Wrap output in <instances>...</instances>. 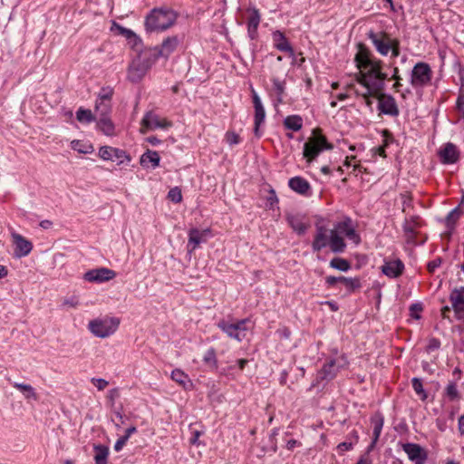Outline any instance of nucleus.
I'll use <instances>...</instances> for the list:
<instances>
[{
	"instance_id": "17",
	"label": "nucleus",
	"mask_w": 464,
	"mask_h": 464,
	"mask_svg": "<svg viewBox=\"0 0 464 464\" xmlns=\"http://www.w3.org/2000/svg\"><path fill=\"white\" fill-rule=\"evenodd\" d=\"M11 236L14 246V256L17 258L28 256L33 250V243L16 232Z\"/></svg>"
},
{
	"instance_id": "18",
	"label": "nucleus",
	"mask_w": 464,
	"mask_h": 464,
	"mask_svg": "<svg viewBox=\"0 0 464 464\" xmlns=\"http://www.w3.org/2000/svg\"><path fill=\"white\" fill-rule=\"evenodd\" d=\"M252 101L255 109V117H254V132L256 137H260L261 133L259 131L260 125L264 123L266 119V111L265 108L262 104L261 99L256 93V92L252 89Z\"/></svg>"
},
{
	"instance_id": "56",
	"label": "nucleus",
	"mask_w": 464,
	"mask_h": 464,
	"mask_svg": "<svg viewBox=\"0 0 464 464\" xmlns=\"http://www.w3.org/2000/svg\"><path fill=\"white\" fill-rule=\"evenodd\" d=\"M390 52H392V57L393 58L400 55V41L398 39H394L392 48Z\"/></svg>"
},
{
	"instance_id": "2",
	"label": "nucleus",
	"mask_w": 464,
	"mask_h": 464,
	"mask_svg": "<svg viewBox=\"0 0 464 464\" xmlns=\"http://www.w3.org/2000/svg\"><path fill=\"white\" fill-rule=\"evenodd\" d=\"M331 230V251L334 254H341L345 251L346 243L343 237L352 240L355 245L360 244L361 237L355 231L353 221L345 217L342 221L334 224Z\"/></svg>"
},
{
	"instance_id": "55",
	"label": "nucleus",
	"mask_w": 464,
	"mask_h": 464,
	"mask_svg": "<svg viewBox=\"0 0 464 464\" xmlns=\"http://www.w3.org/2000/svg\"><path fill=\"white\" fill-rule=\"evenodd\" d=\"M382 136L384 138L383 140V146L387 147L391 142L393 140L392 134L388 130H382Z\"/></svg>"
},
{
	"instance_id": "45",
	"label": "nucleus",
	"mask_w": 464,
	"mask_h": 464,
	"mask_svg": "<svg viewBox=\"0 0 464 464\" xmlns=\"http://www.w3.org/2000/svg\"><path fill=\"white\" fill-rule=\"evenodd\" d=\"M168 198L174 203H179L182 200V194L180 188L175 187L168 193Z\"/></svg>"
},
{
	"instance_id": "10",
	"label": "nucleus",
	"mask_w": 464,
	"mask_h": 464,
	"mask_svg": "<svg viewBox=\"0 0 464 464\" xmlns=\"http://www.w3.org/2000/svg\"><path fill=\"white\" fill-rule=\"evenodd\" d=\"M327 288L334 287L338 283L343 284L348 294L354 293L362 287L361 279L359 277H346L343 276H328L324 278Z\"/></svg>"
},
{
	"instance_id": "42",
	"label": "nucleus",
	"mask_w": 464,
	"mask_h": 464,
	"mask_svg": "<svg viewBox=\"0 0 464 464\" xmlns=\"http://www.w3.org/2000/svg\"><path fill=\"white\" fill-rule=\"evenodd\" d=\"M411 384L414 392L420 396V400L425 401L427 399V392L423 389L421 380L414 377L411 380Z\"/></svg>"
},
{
	"instance_id": "64",
	"label": "nucleus",
	"mask_w": 464,
	"mask_h": 464,
	"mask_svg": "<svg viewBox=\"0 0 464 464\" xmlns=\"http://www.w3.org/2000/svg\"><path fill=\"white\" fill-rule=\"evenodd\" d=\"M459 430L462 436H464V414L459 419Z\"/></svg>"
},
{
	"instance_id": "14",
	"label": "nucleus",
	"mask_w": 464,
	"mask_h": 464,
	"mask_svg": "<svg viewBox=\"0 0 464 464\" xmlns=\"http://www.w3.org/2000/svg\"><path fill=\"white\" fill-rule=\"evenodd\" d=\"M402 450L414 464H425L428 459L427 451L420 444L407 442L401 444Z\"/></svg>"
},
{
	"instance_id": "34",
	"label": "nucleus",
	"mask_w": 464,
	"mask_h": 464,
	"mask_svg": "<svg viewBox=\"0 0 464 464\" xmlns=\"http://www.w3.org/2000/svg\"><path fill=\"white\" fill-rule=\"evenodd\" d=\"M13 386L15 389L19 390L23 393V395L24 396L25 399H27V400L33 399L34 401H37L38 396L35 392L34 388L32 385L25 384V383L13 382Z\"/></svg>"
},
{
	"instance_id": "39",
	"label": "nucleus",
	"mask_w": 464,
	"mask_h": 464,
	"mask_svg": "<svg viewBox=\"0 0 464 464\" xmlns=\"http://www.w3.org/2000/svg\"><path fill=\"white\" fill-rule=\"evenodd\" d=\"M95 111L99 117L109 116L111 111V103L97 100L95 104Z\"/></svg>"
},
{
	"instance_id": "33",
	"label": "nucleus",
	"mask_w": 464,
	"mask_h": 464,
	"mask_svg": "<svg viewBox=\"0 0 464 464\" xmlns=\"http://www.w3.org/2000/svg\"><path fill=\"white\" fill-rule=\"evenodd\" d=\"M97 126L107 136L114 134V124L109 116L99 117Z\"/></svg>"
},
{
	"instance_id": "41",
	"label": "nucleus",
	"mask_w": 464,
	"mask_h": 464,
	"mask_svg": "<svg viewBox=\"0 0 464 464\" xmlns=\"http://www.w3.org/2000/svg\"><path fill=\"white\" fill-rule=\"evenodd\" d=\"M76 119L80 122H92L95 120L94 116L92 115L91 110L80 108L76 111Z\"/></svg>"
},
{
	"instance_id": "11",
	"label": "nucleus",
	"mask_w": 464,
	"mask_h": 464,
	"mask_svg": "<svg viewBox=\"0 0 464 464\" xmlns=\"http://www.w3.org/2000/svg\"><path fill=\"white\" fill-rule=\"evenodd\" d=\"M140 132L145 133L148 130L168 129L172 126L171 121L167 119H160L159 115L153 111L145 113L141 120Z\"/></svg>"
},
{
	"instance_id": "25",
	"label": "nucleus",
	"mask_w": 464,
	"mask_h": 464,
	"mask_svg": "<svg viewBox=\"0 0 464 464\" xmlns=\"http://www.w3.org/2000/svg\"><path fill=\"white\" fill-rule=\"evenodd\" d=\"M160 157L159 153L155 150H147L140 159V163L142 167L148 168L149 164L151 165L153 169L157 168L160 165Z\"/></svg>"
},
{
	"instance_id": "32",
	"label": "nucleus",
	"mask_w": 464,
	"mask_h": 464,
	"mask_svg": "<svg viewBox=\"0 0 464 464\" xmlns=\"http://www.w3.org/2000/svg\"><path fill=\"white\" fill-rule=\"evenodd\" d=\"M273 90L276 93L275 105L282 103L284 102V94L285 90V82L279 80L278 78H273Z\"/></svg>"
},
{
	"instance_id": "38",
	"label": "nucleus",
	"mask_w": 464,
	"mask_h": 464,
	"mask_svg": "<svg viewBox=\"0 0 464 464\" xmlns=\"http://www.w3.org/2000/svg\"><path fill=\"white\" fill-rule=\"evenodd\" d=\"M203 362L212 369H218V359L216 350L210 347L203 356Z\"/></svg>"
},
{
	"instance_id": "36",
	"label": "nucleus",
	"mask_w": 464,
	"mask_h": 464,
	"mask_svg": "<svg viewBox=\"0 0 464 464\" xmlns=\"http://www.w3.org/2000/svg\"><path fill=\"white\" fill-rule=\"evenodd\" d=\"M371 422L373 425L372 438L379 440L383 427V417L381 414L375 415L371 419Z\"/></svg>"
},
{
	"instance_id": "28",
	"label": "nucleus",
	"mask_w": 464,
	"mask_h": 464,
	"mask_svg": "<svg viewBox=\"0 0 464 464\" xmlns=\"http://www.w3.org/2000/svg\"><path fill=\"white\" fill-rule=\"evenodd\" d=\"M464 287H461L460 290L454 289L450 295V300L456 313L464 312V297L462 295Z\"/></svg>"
},
{
	"instance_id": "47",
	"label": "nucleus",
	"mask_w": 464,
	"mask_h": 464,
	"mask_svg": "<svg viewBox=\"0 0 464 464\" xmlns=\"http://www.w3.org/2000/svg\"><path fill=\"white\" fill-rule=\"evenodd\" d=\"M355 94L357 96H362L363 99H364V102H365V104L368 106V107H372V101L371 100V97H376L378 99V95L379 93H369L368 94V90L366 89V92H363V93H360L357 90L355 91Z\"/></svg>"
},
{
	"instance_id": "57",
	"label": "nucleus",
	"mask_w": 464,
	"mask_h": 464,
	"mask_svg": "<svg viewBox=\"0 0 464 464\" xmlns=\"http://www.w3.org/2000/svg\"><path fill=\"white\" fill-rule=\"evenodd\" d=\"M457 109L462 114L464 120V94H460L457 100Z\"/></svg>"
},
{
	"instance_id": "5",
	"label": "nucleus",
	"mask_w": 464,
	"mask_h": 464,
	"mask_svg": "<svg viewBox=\"0 0 464 464\" xmlns=\"http://www.w3.org/2000/svg\"><path fill=\"white\" fill-rule=\"evenodd\" d=\"M119 324L120 320L116 317L94 319L89 322L88 329L93 335L100 338H106L116 332Z\"/></svg>"
},
{
	"instance_id": "51",
	"label": "nucleus",
	"mask_w": 464,
	"mask_h": 464,
	"mask_svg": "<svg viewBox=\"0 0 464 464\" xmlns=\"http://www.w3.org/2000/svg\"><path fill=\"white\" fill-rule=\"evenodd\" d=\"M442 259L440 257H436L435 259L430 261L427 265V269L430 273H434L435 270L441 265Z\"/></svg>"
},
{
	"instance_id": "6",
	"label": "nucleus",
	"mask_w": 464,
	"mask_h": 464,
	"mask_svg": "<svg viewBox=\"0 0 464 464\" xmlns=\"http://www.w3.org/2000/svg\"><path fill=\"white\" fill-rule=\"evenodd\" d=\"M432 76L433 72L430 64L419 62L411 70L410 82L415 89L424 88L430 83Z\"/></svg>"
},
{
	"instance_id": "31",
	"label": "nucleus",
	"mask_w": 464,
	"mask_h": 464,
	"mask_svg": "<svg viewBox=\"0 0 464 464\" xmlns=\"http://www.w3.org/2000/svg\"><path fill=\"white\" fill-rule=\"evenodd\" d=\"M284 126L287 130L298 131L303 127V119L299 115H290L285 118Z\"/></svg>"
},
{
	"instance_id": "50",
	"label": "nucleus",
	"mask_w": 464,
	"mask_h": 464,
	"mask_svg": "<svg viewBox=\"0 0 464 464\" xmlns=\"http://www.w3.org/2000/svg\"><path fill=\"white\" fill-rule=\"evenodd\" d=\"M440 347V342L437 338H430L429 340L428 345L426 347V351L428 353L433 352L435 350H438Z\"/></svg>"
},
{
	"instance_id": "22",
	"label": "nucleus",
	"mask_w": 464,
	"mask_h": 464,
	"mask_svg": "<svg viewBox=\"0 0 464 464\" xmlns=\"http://www.w3.org/2000/svg\"><path fill=\"white\" fill-rule=\"evenodd\" d=\"M289 188L302 196H311L312 188L310 183L304 178L296 176L288 180Z\"/></svg>"
},
{
	"instance_id": "9",
	"label": "nucleus",
	"mask_w": 464,
	"mask_h": 464,
	"mask_svg": "<svg viewBox=\"0 0 464 464\" xmlns=\"http://www.w3.org/2000/svg\"><path fill=\"white\" fill-rule=\"evenodd\" d=\"M368 38L372 41L377 52L383 56L390 53L395 39L384 32L374 33L373 31L368 33Z\"/></svg>"
},
{
	"instance_id": "43",
	"label": "nucleus",
	"mask_w": 464,
	"mask_h": 464,
	"mask_svg": "<svg viewBox=\"0 0 464 464\" xmlns=\"http://www.w3.org/2000/svg\"><path fill=\"white\" fill-rule=\"evenodd\" d=\"M112 95H113V90L107 86V87H102L98 94V101H102V102H111V98H112Z\"/></svg>"
},
{
	"instance_id": "49",
	"label": "nucleus",
	"mask_w": 464,
	"mask_h": 464,
	"mask_svg": "<svg viewBox=\"0 0 464 464\" xmlns=\"http://www.w3.org/2000/svg\"><path fill=\"white\" fill-rule=\"evenodd\" d=\"M226 140L229 145H236L240 142L238 134L234 131H227L226 134Z\"/></svg>"
},
{
	"instance_id": "24",
	"label": "nucleus",
	"mask_w": 464,
	"mask_h": 464,
	"mask_svg": "<svg viewBox=\"0 0 464 464\" xmlns=\"http://www.w3.org/2000/svg\"><path fill=\"white\" fill-rule=\"evenodd\" d=\"M251 14L247 20V34L251 40L257 37V28L261 21L259 11L256 8L250 9Z\"/></svg>"
},
{
	"instance_id": "16",
	"label": "nucleus",
	"mask_w": 464,
	"mask_h": 464,
	"mask_svg": "<svg viewBox=\"0 0 464 464\" xmlns=\"http://www.w3.org/2000/svg\"><path fill=\"white\" fill-rule=\"evenodd\" d=\"M181 39L178 35H171L166 37L161 44L157 45L154 48L155 57L169 58L171 53L175 52L178 46L180 44Z\"/></svg>"
},
{
	"instance_id": "8",
	"label": "nucleus",
	"mask_w": 464,
	"mask_h": 464,
	"mask_svg": "<svg viewBox=\"0 0 464 464\" xmlns=\"http://www.w3.org/2000/svg\"><path fill=\"white\" fill-rule=\"evenodd\" d=\"M247 321L248 319H242L231 324L223 319L217 324V326L230 338L241 342L246 335V324Z\"/></svg>"
},
{
	"instance_id": "20",
	"label": "nucleus",
	"mask_w": 464,
	"mask_h": 464,
	"mask_svg": "<svg viewBox=\"0 0 464 464\" xmlns=\"http://www.w3.org/2000/svg\"><path fill=\"white\" fill-rule=\"evenodd\" d=\"M272 37L274 45L277 50L286 53L290 57L295 58V50L283 32L276 30L273 33Z\"/></svg>"
},
{
	"instance_id": "27",
	"label": "nucleus",
	"mask_w": 464,
	"mask_h": 464,
	"mask_svg": "<svg viewBox=\"0 0 464 464\" xmlns=\"http://www.w3.org/2000/svg\"><path fill=\"white\" fill-rule=\"evenodd\" d=\"M93 450L95 464H108V457L110 453L108 446L94 444Z\"/></svg>"
},
{
	"instance_id": "63",
	"label": "nucleus",
	"mask_w": 464,
	"mask_h": 464,
	"mask_svg": "<svg viewBox=\"0 0 464 464\" xmlns=\"http://www.w3.org/2000/svg\"><path fill=\"white\" fill-rule=\"evenodd\" d=\"M147 141L153 146H157L161 143V140L160 139H158L156 136L148 137Z\"/></svg>"
},
{
	"instance_id": "54",
	"label": "nucleus",
	"mask_w": 464,
	"mask_h": 464,
	"mask_svg": "<svg viewBox=\"0 0 464 464\" xmlns=\"http://www.w3.org/2000/svg\"><path fill=\"white\" fill-rule=\"evenodd\" d=\"M127 441H128L127 437L121 436V438H119L114 444V450L117 452L121 451L122 450V448L124 447V445L127 443Z\"/></svg>"
},
{
	"instance_id": "60",
	"label": "nucleus",
	"mask_w": 464,
	"mask_h": 464,
	"mask_svg": "<svg viewBox=\"0 0 464 464\" xmlns=\"http://www.w3.org/2000/svg\"><path fill=\"white\" fill-rule=\"evenodd\" d=\"M347 440L353 442V444H356L359 440V435L356 430H353L351 433L347 436Z\"/></svg>"
},
{
	"instance_id": "15",
	"label": "nucleus",
	"mask_w": 464,
	"mask_h": 464,
	"mask_svg": "<svg viewBox=\"0 0 464 464\" xmlns=\"http://www.w3.org/2000/svg\"><path fill=\"white\" fill-rule=\"evenodd\" d=\"M116 276V272L107 267H99L88 270L83 275V279L92 283H104L113 279Z\"/></svg>"
},
{
	"instance_id": "46",
	"label": "nucleus",
	"mask_w": 464,
	"mask_h": 464,
	"mask_svg": "<svg viewBox=\"0 0 464 464\" xmlns=\"http://www.w3.org/2000/svg\"><path fill=\"white\" fill-rule=\"evenodd\" d=\"M112 147L102 146L99 150V156L104 160H112Z\"/></svg>"
},
{
	"instance_id": "40",
	"label": "nucleus",
	"mask_w": 464,
	"mask_h": 464,
	"mask_svg": "<svg viewBox=\"0 0 464 464\" xmlns=\"http://www.w3.org/2000/svg\"><path fill=\"white\" fill-rule=\"evenodd\" d=\"M445 395L450 401L459 400V392L455 382H450L445 389Z\"/></svg>"
},
{
	"instance_id": "21",
	"label": "nucleus",
	"mask_w": 464,
	"mask_h": 464,
	"mask_svg": "<svg viewBox=\"0 0 464 464\" xmlns=\"http://www.w3.org/2000/svg\"><path fill=\"white\" fill-rule=\"evenodd\" d=\"M404 271V264L400 259L385 261L382 266V272L390 278L399 277Z\"/></svg>"
},
{
	"instance_id": "3",
	"label": "nucleus",
	"mask_w": 464,
	"mask_h": 464,
	"mask_svg": "<svg viewBox=\"0 0 464 464\" xmlns=\"http://www.w3.org/2000/svg\"><path fill=\"white\" fill-rule=\"evenodd\" d=\"M178 17L179 14L170 7H155L145 16V30L149 33L164 32L176 24Z\"/></svg>"
},
{
	"instance_id": "62",
	"label": "nucleus",
	"mask_w": 464,
	"mask_h": 464,
	"mask_svg": "<svg viewBox=\"0 0 464 464\" xmlns=\"http://www.w3.org/2000/svg\"><path fill=\"white\" fill-rule=\"evenodd\" d=\"M267 201L270 203L271 206L274 203H277L278 202V198H277L276 194L274 189L270 190V195H269V197L267 198Z\"/></svg>"
},
{
	"instance_id": "35",
	"label": "nucleus",
	"mask_w": 464,
	"mask_h": 464,
	"mask_svg": "<svg viewBox=\"0 0 464 464\" xmlns=\"http://www.w3.org/2000/svg\"><path fill=\"white\" fill-rule=\"evenodd\" d=\"M330 267L339 270L341 272H347L351 269L352 265L350 261L343 257H334L329 263Z\"/></svg>"
},
{
	"instance_id": "19",
	"label": "nucleus",
	"mask_w": 464,
	"mask_h": 464,
	"mask_svg": "<svg viewBox=\"0 0 464 464\" xmlns=\"http://www.w3.org/2000/svg\"><path fill=\"white\" fill-rule=\"evenodd\" d=\"M439 156L442 163L454 164L459 159V150L455 144L448 142L440 150Z\"/></svg>"
},
{
	"instance_id": "61",
	"label": "nucleus",
	"mask_w": 464,
	"mask_h": 464,
	"mask_svg": "<svg viewBox=\"0 0 464 464\" xmlns=\"http://www.w3.org/2000/svg\"><path fill=\"white\" fill-rule=\"evenodd\" d=\"M301 443L296 440H289L287 442H286V449L288 450H293L295 447L297 446H300Z\"/></svg>"
},
{
	"instance_id": "29",
	"label": "nucleus",
	"mask_w": 464,
	"mask_h": 464,
	"mask_svg": "<svg viewBox=\"0 0 464 464\" xmlns=\"http://www.w3.org/2000/svg\"><path fill=\"white\" fill-rule=\"evenodd\" d=\"M171 379L181 385L185 390H189L192 387V382L188 379V376L179 369H175L171 372Z\"/></svg>"
},
{
	"instance_id": "52",
	"label": "nucleus",
	"mask_w": 464,
	"mask_h": 464,
	"mask_svg": "<svg viewBox=\"0 0 464 464\" xmlns=\"http://www.w3.org/2000/svg\"><path fill=\"white\" fill-rule=\"evenodd\" d=\"M92 382L99 391L104 390L109 384V382L102 378H92Z\"/></svg>"
},
{
	"instance_id": "37",
	"label": "nucleus",
	"mask_w": 464,
	"mask_h": 464,
	"mask_svg": "<svg viewBox=\"0 0 464 464\" xmlns=\"http://www.w3.org/2000/svg\"><path fill=\"white\" fill-rule=\"evenodd\" d=\"M462 214V211L460 210L459 207H457L450 210L449 214L446 217L445 223L448 228H453L460 218Z\"/></svg>"
},
{
	"instance_id": "23",
	"label": "nucleus",
	"mask_w": 464,
	"mask_h": 464,
	"mask_svg": "<svg viewBox=\"0 0 464 464\" xmlns=\"http://www.w3.org/2000/svg\"><path fill=\"white\" fill-rule=\"evenodd\" d=\"M209 234V229L198 230V228H191L188 232V247L192 246L188 249V252H193L202 242H206V237Z\"/></svg>"
},
{
	"instance_id": "59",
	"label": "nucleus",
	"mask_w": 464,
	"mask_h": 464,
	"mask_svg": "<svg viewBox=\"0 0 464 464\" xmlns=\"http://www.w3.org/2000/svg\"><path fill=\"white\" fill-rule=\"evenodd\" d=\"M63 305L70 306V307H76L79 304V302L76 297H71L68 299H65L63 303Z\"/></svg>"
},
{
	"instance_id": "44",
	"label": "nucleus",
	"mask_w": 464,
	"mask_h": 464,
	"mask_svg": "<svg viewBox=\"0 0 464 464\" xmlns=\"http://www.w3.org/2000/svg\"><path fill=\"white\" fill-rule=\"evenodd\" d=\"M124 160H126L127 161L130 160V158L126 153V151L120 150V149L113 148L112 160H118V163L121 164V163L124 162Z\"/></svg>"
},
{
	"instance_id": "53",
	"label": "nucleus",
	"mask_w": 464,
	"mask_h": 464,
	"mask_svg": "<svg viewBox=\"0 0 464 464\" xmlns=\"http://www.w3.org/2000/svg\"><path fill=\"white\" fill-rule=\"evenodd\" d=\"M353 442L346 440L339 443L337 446V450L339 452L348 451L353 449Z\"/></svg>"
},
{
	"instance_id": "1",
	"label": "nucleus",
	"mask_w": 464,
	"mask_h": 464,
	"mask_svg": "<svg viewBox=\"0 0 464 464\" xmlns=\"http://www.w3.org/2000/svg\"><path fill=\"white\" fill-rule=\"evenodd\" d=\"M359 46L360 51L354 58L360 69L357 82L368 90V94L383 92L387 74L382 72V62L374 58L363 44H360Z\"/></svg>"
},
{
	"instance_id": "30",
	"label": "nucleus",
	"mask_w": 464,
	"mask_h": 464,
	"mask_svg": "<svg viewBox=\"0 0 464 464\" xmlns=\"http://www.w3.org/2000/svg\"><path fill=\"white\" fill-rule=\"evenodd\" d=\"M420 227V218L418 216H412L409 219H405L403 224V231L408 237H413L416 234V228Z\"/></svg>"
},
{
	"instance_id": "48",
	"label": "nucleus",
	"mask_w": 464,
	"mask_h": 464,
	"mask_svg": "<svg viewBox=\"0 0 464 464\" xmlns=\"http://www.w3.org/2000/svg\"><path fill=\"white\" fill-rule=\"evenodd\" d=\"M114 25L119 30L120 34H121L122 36L126 37L127 39L130 40L131 38H136L137 37L135 33L132 32L130 29H127L125 27H122V26L117 24L116 23H114Z\"/></svg>"
},
{
	"instance_id": "26",
	"label": "nucleus",
	"mask_w": 464,
	"mask_h": 464,
	"mask_svg": "<svg viewBox=\"0 0 464 464\" xmlns=\"http://www.w3.org/2000/svg\"><path fill=\"white\" fill-rule=\"evenodd\" d=\"M286 220L289 226L295 231L299 236L305 234L309 225L303 221V218L296 215H287Z\"/></svg>"
},
{
	"instance_id": "58",
	"label": "nucleus",
	"mask_w": 464,
	"mask_h": 464,
	"mask_svg": "<svg viewBox=\"0 0 464 464\" xmlns=\"http://www.w3.org/2000/svg\"><path fill=\"white\" fill-rule=\"evenodd\" d=\"M201 434H202L201 431L194 430L192 432V437L189 440L190 444H192V445H198L200 443L198 439L201 436Z\"/></svg>"
},
{
	"instance_id": "7",
	"label": "nucleus",
	"mask_w": 464,
	"mask_h": 464,
	"mask_svg": "<svg viewBox=\"0 0 464 464\" xmlns=\"http://www.w3.org/2000/svg\"><path fill=\"white\" fill-rule=\"evenodd\" d=\"M348 361L345 355L329 360L317 372L316 381H331L334 379L341 369L346 368Z\"/></svg>"
},
{
	"instance_id": "13",
	"label": "nucleus",
	"mask_w": 464,
	"mask_h": 464,
	"mask_svg": "<svg viewBox=\"0 0 464 464\" xmlns=\"http://www.w3.org/2000/svg\"><path fill=\"white\" fill-rule=\"evenodd\" d=\"M378 110L380 111V113L392 117H397L400 113L397 102L393 96L383 93V92H379L378 95Z\"/></svg>"
},
{
	"instance_id": "4",
	"label": "nucleus",
	"mask_w": 464,
	"mask_h": 464,
	"mask_svg": "<svg viewBox=\"0 0 464 464\" xmlns=\"http://www.w3.org/2000/svg\"><path fill=\"white\" fill-rule=\"evenodd\" d=\"M333 148V144L328 142L326 137L322 134L321 129L315 128L312 131V136L304 144L303 155L308 162H312L321 152Z\"/></svg>"
},
{
	"instance_id": "12",
	"label": "nucleus",
	"mask_w": 464,
	"mask_h": 464,
	"mask_svg": "<svg viewBox=\"0 0 464 464\" xmlns=\"http://www.w3.org/2000/svg\"><path fill=\"white\" fill-rule=\"evenodd\" d=\"M329 246L331 249V230L324 225L315 226V234L312 242L314 252H320L322 249Z\"/></svg>"
}]
</instances>
